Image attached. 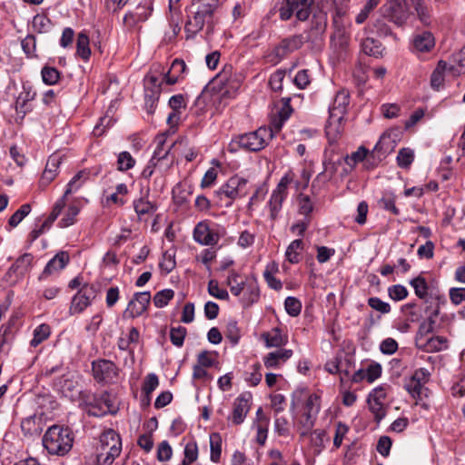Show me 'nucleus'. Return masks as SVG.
Returning a JSON list of instances; mask_svg holds the SVG:
<instances>
[{
  "mask_svg": "<svg viewBox=\"0 0 465 465\" xmlns=\"http://www.w3.org/2000/svg\"><path fill=\"white\" fill-rule=\"evenodd\" d=\"M219 5L220 0H202L197 5L184 25L187 39L194 38L204 26H206L207 35L213 33L214 26L218 23L216 12Z\"/></svg>",
  "mask_w": 465,
  "mask_h": 465,
  "instance_id": "obj_1",
  "label": "nucleus"
},
{
  "mask_svg": "<svg viewBox=\"0 0 465 465\" xmlns=\"http://www.w3.org/2000/svg\"><path fill=\"white\" fill-rule=\"evenodd\" d=\"M74 440V433L70 428L53 425L47 429L42 440L49 454L64 456L71 450Z\"/></svg>",
  "mask_w": 465,
  "mask_h": 465,
  "instance_id": "obj_2",
  "label": "nucleus"
},
{
  "mask_svg": "<svg viewBox=\"0 0 465 465\" xmlns=\"http://www.w3.org/2000/svg\"><path fill=\"white\" fill-rule=\"evenodd\" d=\"M350 104V93L348 90H340L329 107V118L325 125V133L331 140L336 139L342 132V122Z\"/></svg>",
  "mask_w": 465,
  "mask_h": 465,
  "instance_id": "obj_3",
  "label": "nucleus"
},
{
  "mask_svg": "<svg viewBox=\"0 0 465 465\" xmlns=\"http://www.w3.org/2000/svg\"><path fill=\"white\" fill-rule=\"evenodd\" d=\"M273 138L271 128L260 127L254 132L239 134L232 139L229 151L235 153L240 149L257 152L263 149Z\"/></svg>",
  "mask_w": 465,
  "mask_h": 465,
  "instance_id": "obj_4",
  "label": "nucleus"
},
{
  "mask_svg": "<svg viewBox=\"0 0 465 465\" xmlns=\"http://www.w3.org/2000/svg\"><path fill=\"white\" fill-rule=\"evenodd\" d=\"M326 27L327 14L322 10L315 11L312 15L310 29L303 34L311 49H321Z\"/></svg>",
  "mask_w": 465,
  "mask_h": 465,
  "instance_id": "obj_5",
  "label": "nucleus"
},
{
  "mask_svg": "<svg viewBox=\"0 0 465 465\" xmlns=\"http://www.w3.org/2000/svg\"><path fill=\"white\" fill-rule=\"evenodd\" d=\"M304 43H307V40L302 34L283 38L269 54L270 61L278 64L288 54L300 49Z\"/></svg>",
  "mask_w": 465,
  "mask_h": 465,
  "instance_id": "obj_6",
  "label": "nucleus"
},
{
  "mask_svg": "<svg viewBox=\"0 0 465 465\" xmlns=\"http://www.w3.org/2000/svg\"><path fill=\"white\" fill-rule=\"evenodd\" d=\"M381 12L384 17L398 26L403 25L410 16L405 0H387L381 7Z\"/></svg>",
  "mask_w": 465,
  "mask_h": 465,
  "instance_id": "obj_7",
  "label": "nucleus"
},
{
  "mask_svg": "<svg viewBox=\"0 0 465 465\" xmlns=\"http://www.w3.org/2000/svg\"><path fill=\"white\" fill-rule=\"evenodd\" d=\"M231 70L232 68L224 69L214 80L223 97L234 96L243 81V76L241 74H232Z\"/></svg>",
  "mask_w": 465,
  "mask_h": 465,
  "instance_id": "obj_8",
  "label": "nucleus"
},
{
  "mask_svg": "<svg viewBox=\"0 0 465 465\" xmlns=\"http://www.w3.org/2000/svg\"><path fill=\"white\" fill-rule=\"evenodd\" d=\"M98 289L94 284L84 283L73 296L69 312L71 315L83 312L92 304L97 295Z\"/></svg>",
  "mask_w": 465,
  "mask_h": 465,
  "instance_id": "obj_9",
  "label": "nucleus"
},
{
  "mask_svg": "<svg viewBox=\"0 0 465 465\" xmlns=\"http://www.w3.org/2000/svg\"><path fill=\"white\" fill-rule=\"evenodd\" d=\"M291 182L292 177H290L288 174H285L283 177H282L276 188L271 194L270 200L268 202V207L270 209V218L272 221L277 220L279 217L282 207V203L288 195L287 188Z\"/></svg>",
  "mask_w": 465,
  "mask_h": 465,
  "instance_id": "obj_10",
  "label": "nucleus"
},
{
  "mask_svg": "<svg viewBox=\"0 0 465 465\" xmlns=\"http://www.w3.org/2000/svg\"><path fill=\"white\" fill-rule=\"evenodd\" d=\"M247 183L245 178L234 175L219 188L217 193L227 197L230 203H226V206H230L232 200L244 197L248 193Z\"/></svg>",
  "mask_w": 465,
  "mask_h": 465,
  "instance_id": "obj_11",
  "label": "nucleus"
},
{
  "mask_svg": "<svg viewBox=\"0 0 465 465\" xmlns=\"http://www.w3.org/2000/svg\"><path fill=\"white\" fill-rule=\"evenodd\" d=\"M153 0H142L134 11H128L124 16V24L133 29L139 24L145 22L153 12Z\"/></svg>",
  "mask_w": 465,
  "mask_h": 465,
  "instance_id": "obj_12",
  "label": "nucleus"
},
{
  "mask_svg": "<svg viewBox=\"0 0 465 465\" xmlns=\"http://www.w3.org/2000/svg\"><path fill=\"white\" fill-rule=\"evenodd\" d=\"M94 379L97 382L108 383L118 375L117 366L109 360L100 359L92 362Z\"/></svg>",
  "mask_w": 465,
  "mask_h": 465,
  "instance_id": "obj_13",
  "label": "nucleus"
},
{
  "mask_svg": "<svg viewBox=\"0 0 465 465\" xmlns=\"http://www.w3.org/2000/svg\"><path fill=\"white\" fill-rule=\"evenodd\" d=\"M150 301V292H135L134 298L129 302L124 314L133 319L141 316L147 310Z\"/></svg>",
  "mask_w": 465,
  "mask_h": 465,
  "instance_id": "obj_14",
  "label": "nucleus"
},
{
  "mask_svg": "<svg viewBox=\"0 0 465 465\" xmlns=\"http://www.w3.org/2000/svg\"><path fill=\"white\" fill-rule=\"evenodd\" d=\"M104 439L112 440L113 445L110 447V450H102L101 453L97 454V465H111L122 450V440L118 433H109Z\"/></svg>",
  "mask_w": 465,
  "mask_h": 465,
  "instance_id": "obj_15",
  "label": "nucleus"
},
{
  "mask_svg": "<svg viewBox=\"0 0 465 465\" xmlns=\"http://www.w3.org/2000/svg\"><path fill=\"white\" fill-rule=\"evenodd\" d=\"M252 398V396L251 392H243L234 400L233 410L231 417L233 424L240 425L244 421L251 408Z\"/></svg>",
  "mask_w": 465,
  "mask_h": 465,
  "instance_id": "obj_16",
  "label": "nucleus"
},
{
  "mask_svg": "<svg viewBox=\"0 0 465 465\" xmlns=\"http://www.w3.org/2000/svg\"><path fill=\"white\" fill-rule=\"evenodd\" d=\"M193 236L197 243L207 246L215 245L220 240L219 234L211 230L208 223L205 221L200 222L195 225Z\"/></svg>",
  "mask_w": 465,
  "mask_h": 465,
  "instance_id": "obj_17",
  "label": "nucleus"
},
{
  "mask_svg": "<svg viewBox=\"0 0 465 465\" xmlns=\"http://www.w3.org/2000/svg\"><path fill=\"white\" fill-rule=\"evenodd\" d=\"M390 134H384L378 143L375 144L373 150L370 153L369 150L363 145L360 146L357 151L353 152L351 155H346L344 157V162L350 165L351 168L354 167L358 163L363 162L368 155L370 156L367 159V162H370L371 158H373L374 153L376 151H381L382 146L381 143L384 142L386 138H388Z\"/></svg>",
  "mask_w": 465,
  "mask_h": 465,
  "instance_id": "obj_18",
  "label": "nucleus"
},
{
  "mask_svg": "<svg viewBox=\"0 0 465 465\" xmlns=\"http://www.w3.org/2000/svg\"><path fill=\"white\" fill-rule=\"evenodd\" d=\"M454 69L453 65L449 64L447 62L439 61L436 68L430 75V86L435 91H440L444 86L445 73L451 72Z\"/></svg>",
  "mask_w": 465,
  "mask_h": 465,
  "instance_id": "obj_19",
  "label": "nucleus"
},
{
  "mask_svg": "<svg viewBox=\"0 0 465 465\" xmlns=\"http://www.w3.org/2000/svg\"><path fill=\"white\" fill-rule=\"evenodd\" d=\"M69 262V255L65 252H60L54 255L45 265L39 280H44L54 272L64 269Z\"/></svg>",
  "mask_w": 465,
  "mask_h": 465,
  "instance_id": "obj_20",
  "label": "nucleus"
},
{
  "mask_svg": "<svg viewBox=\"0 0 465 465\" xmlns=\"http://www.w3.org/2000/svg\"><path fill=\"white\" fill-rule=\"evenodd\" d=\"M35 97V92L32 90L29 85H23V92L18 95L15 102V109L17 114H21L24 117L28 112L32 110V107L28 103L33 101Z\"/></svg>",
  "mask_w": 465,
  "mask_h": 465,
  "instance_id": "obj_21",
  "label": "nucleus"
},
{
  "mask_svg": "<svg viewBox=\"0 0 465 465\" xmlns=\"http://www.w3.org/2000/svg\"><path fill=\"white\" fill-rule=\"evenodd\" d=\"M292 351L290 349H279L269 352L263 359L264 366L267 369H276L282 362L286 361L292 356Z\"/></svg>",
  "mask_w": 465,
  "mask_h": 465,
  "instance_id": "obj_22",
  "label": "nucleus"
},
{
  "mask_svg": "<svg viewBox=\"0 0 465 465\" xmlns=\"http://www.w3.org/2000/svg\"><path fill=\"white\" fill-rule=\"evenodd\" d=\"M242 297V303L244 307H250L260 299V289L255 278L247 279V283Z\"/></svg>",
  "mask_w": 465,
  "mask_h": 465,
  "instance_id": "obj_23",
  "label": "nucleus"
},
{
  "mask_svg": "<svg viewBox=\"0 0 465 465\" xmlns=\"http://www.w3.org/2000/svg\"><path fill=\"white\" fill-rule=\"evenodd\" d=\"M412 45L418 52H429L434 47L435 39L430 32L425 31L413 37Z\"/></svg>",
  "mask_w": 465,
  "mask_h": 465,
  "instance_id": "obj_24",
  "label": "nucleus"
},
{
  "mask_svg": "<svg viewBox=\"0 0 465 465\" xmlns=\"http://www.w3.org/2000/svg\"><path fill=\"white\" fill-rule=\"evenodd\" d=\"M290 101L291 99L287 98L285 105L278 112L277 115L272 119L270 126H265L266 128H271L273 134L282 129L284 122L290 117L292 112V109L289 105Z\"/></svg>",
  "mask_w": 465,
  "mask_h": 465,
  "instance_id": "obj_25",
  "label": "nucleus"
},
{
  "mask_svg": "<svg viewBox=\"0 0 465 465\" xmlns=\"http://www.w3.org/2000/svg\"><path fill=\"white\" fill-rule=\"evenodd\" d=\"M33 260L34 256L31 253H24L9 268L8 273H15L20 276L24 275L29 271Z\"/></svg>",
  "mask_w": 465,
  "mask_h": 465,
  "instance_id": "obj_26",
  "label": "nucleus"
},
{
  "mask_svg": "<svg viewBox=\"0 0 465 465\" xmlns=\"http://www.w3.org/2000/svg\"><path fill=\"white\" fill-rule=\"evenodd\" d=\"M265 345L268 348L271 347H281L287 343L288 340L286 336L282 334V331L279 328H273L268 332L262 333Z\"/></svg>",
  "mask_w": 465,
  "mask_h": 465,
  "instance_id": "obj_27",
  "label": "nucleus"
},
{
  "mask_svg": "<svg viewBox=\"0 0 465 465\" xmlns=\"http://www.w3.org/2000/svg\"><path fill=\"white\" fill-rule=\"evenodd\" d=\"M289 4L294 5V13L297 19L305 21L310 16L313 0H289Z\"/></svg>",
  "mask_w": 465,
  "mask_h": 465,
  "instance_id": "obj_28",
  "label": "nucleus"
},
{
  "mask_svg": "<svg viewBox=\"0 0 465 465\" xmlns=\"http://www.w3.org/2000/svg\"><path fill=\"white\" fill-rule=\"evenodd\" d=\"M404 389L410 393V395L416 401V404H420L422 401L423 396L427 397L428 389L423 384L414 381L410 378L404 384Z\"/></svg>",
  "mask_w": 465,
  "mask_h": 465,
  "instance_id": "obj_29",
  "label": "nucleus"
},
{
  "mask_svg": "<svg viewBox=\"0 0 465 465\" xmlns=\"http://www.w3.org/2000/svg\"><path fill=\"white\" fill-rule=\"evenodd\" d=\"M361 46L365 54L374 57L381 56L384 50L380 41L371 37L362 40Z\"/></svg>",
  "mask_w": 465,
  "mask_h": 465,
  "instance_id": "obj_30",
  "label": "nucleus"
},
{
  "mask_svg": "<svg viewBox=\"0 0 465 465\" xmlns=\"http://www.w3.org/2000/svg\"><path fill=\"white\" fill-rule=\"evenodd\" d=\"M89 44L90 40L88 35L84 31L80 32L76 41V54L84 61H87L91 55Z\"/></svg>",
  "mask_w": 465,
  "mask_h": 465,
  "instance_id": "obj_31",
  "label": "nucleus"
},
{
  "mask_svg": "<svg viewBox=\"0 0 465 465\" xmlns=\"http://www.w3.org/2000/svg\"><path fill=\"white\" fill-rule=\"evenodd\" d=\"M140 333L137 328L132 327L129 331L127 337H120L117 341V346L121 351H129L131 354L134 353V350L130 348L131 344L138 343Z\"/></svg>",
  "mask_w": 465,
  "mask_h": 465,
  "instance_id": "obj_32",
  "label": "nucleus"
},
{
  "mask_svg": "<svg viewBox=\"0 0 465 465\" xmlns=\"http://www.w3.org/2000/svg\"><path fill=\"white\" fill-rule=\"evenodd\" d=\"M59 387L61 393L69 399H74L79 391L76 389V382L72 378H61L56 384Z\"/></svg>",
  "mask_w": 465,
  "mask_h": 465,
  "instance_id": "obj_33",
  "label": "nucleus"
},
{
  "mask_svg": "<svg viewBox=\"0 0 465 465\" xmlns=\"http://www.w3.org/2000/svg\"><path fill=\"white\" fill-rule=\"evenodd\" d=\"M33 28L39 34L48 33L53 28L51 19L45 14H37L32 21Z\"/></svg>",
  "mask_w": 465,
  "mask_h": 465,
  "instance_id": "obj_34",
  "label": "nucleus"
},
{
  "mask_svg": "<svg viewBox=\"0 0 465 465\" xmlns=\"http://www.w3.org/2000/svg\"><path fill=\"white\" fill-rule=\"evenodd\" d=\"M411 5L417 14L419 20L424 25H429L431 22V15L430 8L425 5L423 0L412 1Z\"/></svg>",
  "mask_w": 465,
  "mask_h": 465,
  "instance_id": "obj_35",
  "label": "nucleus"
},
{
  "mask_svg": "<svg viewBox=\"0 0 465 465\" xmlns=\"http://www.w3.org/2000/svg\"><path fill=\"white\" fill-rule=\"evenodd\" d=\"M303 248L302 239L292 241L286 249L285 256L289 262L295 264L300 262V251Z\"/></svg>",
  "mask_w": 465,
  "mask_h": 465,
  "instance_id": "obj_36",
  "label": "nucleus"
},
{
  "mask_svg": "<svg viewBox=\"0 0 465 465\" xmlns=\"http://www.w3.org/2000/svg\"><path fill=\"white\" fill-rule=\"evenodd\" d=\"M277 270V264L275 262H271L267 264L263 272V277L268 286L275 291H279L282 288V282L272 275V273Z\"/></svg>",
  "mask_w": 465,
  "mask_h": 465,
  "instance_id": "obj_37",
  "label": "nucleus"
},
{
  "mask_svg": "<svg viewBox=\"0 0 465 465\" xmlns=\"http://www.w3.org/2000/svg\"><path fill=\"white\" fill-rule=\"evenodd\" d=\"M240 275L234 271H232L227 277V285L230 287L231 292L234 296H239L245 289L246 282H239Z\"/></svg>",
  "mask_w": 465,
  "mask_h": 465,
  "instance_id": "obj_38",
  "label": "nucleus"
},
{
  "mask_svg": "<svg viewBox=\"0 0 465 465\" xmlns=\"http://www.w3.org/2000/svg\"><path fill=\"white\" fill-rule=\"evenodd\" d=\"M50 334H51L50 326L45 323L40 324L34 330V336L30 341V345L32 347H37L44 341L48 339Z\"/></svg>",
  "mask_w": 465,
  "mask_h": 465,
  "instance_id": "obj_39",
  "label": "nucleus"
},
{
  "mask_svg": "<svg viewBox=\"0 0 465 465\" xmlns=\"http://www.w3.org/2000/svg\"><path fill=\"white\" fill-rule=\"evenodd\" d=\"M211 454L210 459L213 462H218L222 454V438L218 432L210 435Z\"/></svg>",
  "mask_w": 465,
  "mask_h": 465,
  "instance_id": "obj_40",
  "label": "nucleus"
},
{
  "mask_svg": "<svg viewBox=\"0 0 465 465\" xmlns=\"http://www.w3.org/2000/svg\"><path fill=\"white\" fill-rule=\"evenodd\" d=\"M43 82L48 85H54L58 83L61 73L53 66L45 65L41 70Z\"/></svg>",
  "mask_w": 465,
  "mask_h": 465,
  "instance_id": "obj_41",
  "label": "nucleus"
},
{
  "mask_svg": "<svg viewBox=\"0 0 465 465\" xmlns=\"http://www.w3.org/2000/svg\"><path fill=\"white\" fill-rule=\"evenodd\" d=\"M413 161L414 152L412 149L407 147L400 149L396 157V162L399 167L407 169L411 166Z\"/></svg>",
  "mask_w": 465,
  "mask_h": 465,
  "instance_id": "obj_42",
  "label": "nucleus"
},
{
  "mask_svg": "<svg viewBox=\"0 0 465 465\" xmlns=\"http://www.w3.org/2000/svg\"><path fill=\"white\" fill-rule=\"evenodd\" d=\"M135 163H136L135 159L127 151L121 152L117 155L116 163H117L118 171H121V172L128 171L135 165Z\"/></svg>",
  "mask_w": 465,
  "mask_h": 465,
  "instance_id": "obj_43",
  "label": "nucleus"
},
{
  "mask_svg": "<svg viewBox=\"0 0 465 465\" xmlns=\"http://www.w3.org/2000/svg\"><path fill=\"white\" fill-rule=\"evenodd\" d=\"M159 379L156 374L149 373L143 381V393L147 397V403L150 404L151 394L152 392L158 387Z\"/></svg>",
  "mask_w": 465,
  "mask_h": 465,
  "instance_id": "obj_44",
  "label": "nucleus"
},
{
  "mask_svg": "<svg viewBox=\"0 0 465 465\" xmlns=\"http://www.w3.org/2000/svg\"><path fill=\"white\" fill-rule=\"evenodd\" d=\"M225 336L232 346L238 344L241 338V331L235 320H230L226 324Z\"/></svg>",
  "mask_w": 465,
  "mask_h": 465,
  "instance_id": "obj_45",
  "label": "nucleus"
},
{
  "mask_svg": "<svg viewBox=\"0 0 465 465\" xmlns=\"http://www.w3.org/2000/svg\"><path fill=\"white\" fill-rule=\"evenodd\" d=\"M396 196L392 193H385L379 200V206L385 211L392 213L394 215L400 214L399 208L395 205Z\"/></svg>",
  "mask_w": 465,
  "mask_h": 465,
  "instance_id": "obj_46",
  "label": "nucleus"
},
{
  "mask_svg": "<svg viewBox=\"0 0 465 465\" xmlns=\"http://www.w3.org/2000/svg\"><path fill=\"white\" fill-rule=\"evenodd\" d=\"M370 411L374 416V420L379 424L386 416V409L383 402L367 399Z\"/></svg>",
  "mask_w": 465,
  "mask_h": 465,
  "instance_id": "obj_47",
  "label": "nucleus"
},
{
  "mask_svg": "<svg viewBox=\"0 0 465 465\" xmlns=\"http://www.w3.org/2000/svg\"><path fill=\"white\" fill-rule=\"evenodd\" d=\"M174 292L172 289L159 291L153 296V304L156 308H163L173 298Z\"/></svg>",
  "mask_w": 465,
  "mask_h": 465,
  "instance_id": "obj_48",
  "label": "nucleus"
},
{
  "mask_svg": "<svg viewBox=\"0 0 465 465\" xmlns=\"http://www.w3.org/2000/svg\"><path fill=\"white\" fill-rule=\"evenodd\" d=\"M410 284L414 289L415 294L420 299H425L428 295V283L425 278L418 276L410 282Z\"/></svg>",
  "mask_w": 465,
  "mask_h": 465,
  "instance_id": "obj_49",
  "label": "nucleus"
},
{
  "mask_svg": "<svg viewBox=\"0 0 465 465\" xmlns=\"http://www.w3.org/2000/svg\"><path fill=\"white\" fill-rule=\"evenodd\" d=\"M87 173L84 171L78 172L67 183L66 190L64 193V198H66L69 194L78 191L83 185V177H86Z\"/></svg>",
  "mask_w": 465,
  "mask_h": 465,
  "instance_id": "obj_50",
  "label": "nucleus"
},
{
  "mask_svg": "<svg viewBox=\"0 0 465 465\" xmlns=\"http://www.w3.org/2000/svg\"><path fill=\"white\" fill-rule=\"evenodd\" d=\"M184 458L182 465H190L198 458V447L195 441L188 442L184 447Z\"/></svg>",
  "mask_w": 465,
  "mask_h": 465,
  "instance_id": "obj_51",
  "label": "nucleus"
},
{
  "mask_svg": "<svg viewBox=\"0 0 465 465\" xmlns=\"http://www.w3.org/2000/svg\"><path fill=\"white\" fill-rule=\"evenodd\" d=\"M31 212V205L29 203L23 204L8 220V224L15 228L16 227L25 217Z\"/></svg>",
  "mask_w": 465,
  "mask_h": 465,
  "instance_id": "obj_52",
  "label": "nucleus"
},
{
  "mask_svg": "<svg viewBox=\"0 0 465 465\" xmlns=\"http://www.w3.org/2000/svg\"><path fill=\"white\" fill-rule=\"evenodd\" d=\"M186 334L187 330L185 327H172L170 330L171 342L176 347H182L183 345Z\"/></svg>",
  "mask_w": 465,
  "mask_h": 465,
  "instance_id": "obj_53",
  "label": "nucleus"
},
{
  "mask_svg": "<svg viewBox=\"0 0 465 465\" xmlns=\"http://www.w3.org/2000/svg\"><path fill=\"white\" fill-rule=\"evenodd\" d=\"M284 308L290 316L296 317L302 312V302L295 297L288 296L284 301Z\"/></svg>",
  "mask_w": 465,
  "mask_h": 465,
  "instance_id": "obj_54",
  "label": "nucleus"
},
{
  "mask_svg": "<svg viewBox=\"0 0 465 465\" xmlns=\"http://www.w3.org/2000/svg\"><path fill=\"white\" fill-rule=\"evenodd\" d=\"M381 0H367L366 4L357 15L355 22L359 25L363 24L372 10L380 4Z\"/></svg>",
  "mask_w": 465,
  "mask_h": 465,
  "instance_id": "obj_55",
  "label": "nucleus"
},
{
  "mask_svg": "<svg viewBox=\"0 0 465 465\" xmlns=\"http://www.w3.org/2000/svg\"><path fill=\"white\" fill-rule=\"evenodd\" d=\"M426 346L428 351H440L448 348V340L443 336H434L427 341Z\"/></svg>",
  "mask_w": 465,
  "mask_h": 465,
  "instance_id": "obj_56",
  "label": "nucleus"
},
{
  "mask_svg": "<svg viewBox=\"0 0 465 465\" xmlns=\"http://www.w3.org/2000/svg\"><path fill=\"white\" fill-rule=\"evenodd\" d=\"M261 364L255 363L252 366V371H246L244 374V380L252 386L258 385L262 381Z\"/></svg>",
  "mask_w": 465,
  "mask_h": 465,
  "instance_id": "obj_57",
  "label": "nucleus"
},
{
  "mask_svg": "<svg viewBox=\"0 0 465 465\" xmlns=\"http://www.w3.org/2000/svg\"><path fill=\"white\" fill-rule=\"evenodd\" d=\"M176 265L175 253L166 251L163 253V259L159 263L160 268L166 273H170Z\"/></svg>",
  "mask_w": 465,
  "mask_h": 465,
  "instance_id": "obj_58",
  "label": "nucleus"
},
{
  "mask_svg": "<svg viewBox=\"0 0 465 465\" xmlns=\"http://www.w3.org/2000/svg\"><path fill=\"white\" fill-rule=\"evenodd\" d=\"M80 209L76 205H70L66 211V213L59 222L61 228H65L73 225L75 223V217L78 215Z\"/></svg>",
  "mask_w": 465,
  "mask_h": 465,
  "instance_id": "obj_59",
  "label": "nucleus"
},
{
  "mask_svg": "<svg viewBox=\"0 0 465 465\" xmlns=\"http://www.w3.org/2000/svg\"><path fill=\"white\" fill-rule=\"evenodd\" d=\"M208 292L210 295L223 301L229 300V293L225 289L219 287L218 282L215 280H210L208 282Z\"/></svg>",
  "mask_w": 465,
  "mask_h": 465,
  "instance_id": "obj_60",
  "label": "nucleus"
},
{
  "mask_svg": "<svg viewBox=\"0 0 465 465\" xmlns=\"http://www.w3.org/2000/svg\"><path fill=\"white\" fill-rule=\"evenodd\" d=\"M367 303L371 309L381 314H387L391 310L390 303L383 302L379 297H370Z\"/></svg>",
  "mask_w": 465,
  "mask_h": 465,
  "instance_id": "obj_61",
  "label": "nucleus"
},
{
  "mask_svg": "<svg viewBox=\"0 0 465 465\" xmlns=\"http://www.w3.org/2000/svg\"><path fill=\"white\" fill-rule=\"evenodd\" d=\"M408 290L401 284H395L388 288L389 297L396 302L402 301L408 296Z\"/></svg>",
  "mask_w": 465,
  "mask_h": 465,
  "instance_id": "obj_62",
  "label": "nucleus"
},
{
  "mask_svg": "<svg viewBox=\"0 0 465 465\" xmlns=\"http://www.w3.org/2000/svg\"><path fill=\"white\" fill-rule=\"evenodd\" d=\"M143 83L144 89H148L149 91H161L163 81L161 80L159 74L150 73L145 75Z\"/></svg>",
  "mask_w": 465,
  "mask_h": 465,
  "instance_id": "obj_63",
  "label": "nucleus"
},
{
  "mask_svg": "<svg viewBox=\"0 0 465 465\" xmlns=\"http://www.w3.org/2000/svg\"><path fill=\"white\" fill-rule=\"evenodd\" d=\"M23 51L28 57L35 56L36 40L33 35H28L21 42Z\"/></svg>",
  "mask_w": 465,
  "mask_h": 465,
  "instance_id": "obj_64",
  "label": "nucleus"
}]
</instances>
